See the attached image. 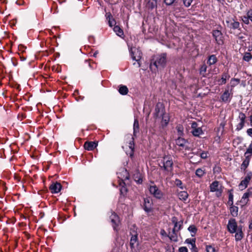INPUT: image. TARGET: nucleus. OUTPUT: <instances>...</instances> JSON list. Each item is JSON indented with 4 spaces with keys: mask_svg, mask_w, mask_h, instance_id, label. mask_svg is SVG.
Here are the masks:
<instances>
[{
    "mask_svg": "<svg viewBox=\"0 0 252 252\" xmlns=\"http://www.w3.org/2000/svg\"><path fill=\"white\" fill-rule=\"evenodd\" d=\"M167 63V53H162L154 56L151 61L150 67L153 65L155 66L157 69H163Z\"/></svg>",
    "mask_w": 252,
    "mask_h": 252,
    "instance_id": "nucleus-1",
    "label": "nucleus"
},
{
    "mask_svg": "<svg viewBox=\"0 0 252 252\" xmlns=\"http://www.w3.org/2000/svg\"><path fill=\"white\" fill-rule=\"evenodd\" d=\"M159 165L161 169L166 171H172L173 169L172 159L168 156H164Z\"/></svg>",
    "mask_w": 252,
    "mask_h": 252,
    "instance_id": "nucleus-2",
    "label": "nucleus"
},
{
    "mask_svg": "<svg viewBox=\"0 0 252 252\" xmlns=\"http://www.w3.org/2000/svg\"><path fill=\"white\" fill-rule=\"evenodd\" d=\"M166 113L165 109L164 104L160 102H158L157 103L155 111L153 113L154 118L155 119L160 118V116Z\"/></svg>",
    "mask_w": 252,
    "mask_h": 252,
    "instance_id": "nucleus-3",
    "label": "nucleus"
},
{
    "mask_svg": "<svg viewBox=\"0 0 252 252\" xmlns=\"http://www.w3.org/2000/svg\"><path fill=\"white\" fill-rule=\"evenodd\" d=\"M148 189L150 194L156 199H161L162 198L163 193L156 185H151L149 186Z\"/></svg>",
    "mask_w": 252,
    "mask_h": 252,
    "instance_id": "nucleus-4",
    "label": "nucleus"
},
{
    "mask_svg": "<svg viewBox=\"0 0 252 252\" xmlns=\"http://www.w3.org/2000/svg\"><path fill=\"white\" fill-rule=\"evenodd\" d=\"M159 119H160L161 120L160 122V126L159 128L161 133L162 132V130H164V129L168 126L169 124L170 121L169 115V114L166 113L160 116V118Z\"/></svg>",
    "mask_w": 252,
    "mask_h": 252,
    "instance_id": "nucleus-5",
    "label": "nucleus"
},
{
    "mask_svg": "<svg viewBox=\"0 0 252 252\" xmlns=\"http://www.w3.org/2000/svg\"><path fill=\"white\" fill-rule=\"evenodd\" d=\"M153 203L152 199L150 197H146L144 199L143 209L147 213H150L153 211Z\"/></svg>",
    "mask_w": 252,
    "mask_h": 252,
    "instance_id": "nucleus-6",
    "label": "nucleus"
},
{
    "mask_svg": "<svg viewBox=\"0 0 252 252\" xmlns=\"http://www.w3.org/2000/svg\"><path fill=\"white\" fill-rule=\"evenodd\" d=\"M111 215L110 216V219L112 224L114 230L117 231V227L120 223V218L118 215L114 212L111 211Z\"/></svg>",
    "mask_w": 252,
    "mask_h": 252,
    "instance_id": "nucleus-7",
    "label": "nucleus"
},
{
    "mask_svg": "<svg viewBox=\"0 0 252 252\" xmlns=\"http://www.w3.org/2000/svg\"><path fill=\"white\" fill-rule=\"evenodd\" d=\"M226 23L227 27L230 29L240 30V23L233 18H227Z\"/></svg>",
    "mask_w": 252,
    "mask_h": 252,
    "instance_id": "nucleus-8",
    "label": "nucleus"
},
{
    "mask_svg": "<svg viewBox=\"0 0 252 252\" xmlns=\"http://www.w3.org/2000/svg\"><path fill=\"white\" fill-rule=\"evenodd\" d=\"M252 178V172L249 171L247 173L246 176L245 177L244 180H243L239 185V188L241 190H243L245 189L250 182L251 179Z\"/></svg>",
    "mask_w": 252,
    "mask_h": 252,
    "instance_id": "nucleus-9",
    "label": "nucleus"
},
{
    "mask_svg": "<svg viewBox=\"0 0 252 252\" xmlns=\"http://www.w3.org/2000/svg\"><path fill=\"white\" fill-rule=\"evenodd\" d=\"M212 33L213 36L215 38L217 44L219 45H221L223 43V35L220 30H213Z\"/></svg>",
    "mask_w": 252,
    "mask_h": 252,
    "instance_id": "nucleus-10",
    "label": "nucleus"
},
{
    "mask_svg": "<svg viewBox=\"0 0 252 252\" xmlns=\"http://www.w3.org/2000/svg\"><path fill=\"white\" fill-rule=\"evenodd\" d=\"M119 185L121 187L120 189V197L119 199V202H123V199L125 197L127 192V189L126 186V183L123 181H120Z\"/></svg>",
    "mask_w": 252,
    "mask_h": 252,
    "instance_id": "nucleus-11",
    "label": "nucleus"
},
{
    "mask_svg": "<svg viewBox=\"0 0 252 252\" xmlns=\"http://www.w3.org/2000/svg\"><path fill=\"white\" fill-rule=\"evenodd\" d=\"M252 194V192L248 189L247 191L243 194L241 199L236 202V204L238 205L239 203H241V208H243L248 203L249 201V197Z\"/></svg>",
    "mask_w": 252,
    "mask_h": 252,
    "instance_id": "nucleus-12",
    "label": "nucleus"
},
{
    "mask_svg": "<svg viewBox=\"0 0 252 252\" xmlns=\"http://www.w3.org/2000/svg\"><path fill=\"white\" fill-rule=\"evenodd\" d=\"M238 227L235 219H230L228 220L227 228L230 233H234L238 229Z\"/></svg>",
    "mask_w": 252,
    "mask_h": 252,
    "instance_id": "nucleus-13",
    "label": "nucleus"
},
{
    "mask_svg": "<svg viewBox=\"0 0 252 252\" xmlns=\"http://www.w3.org/2000/svg\"><path fill=\"white\" fill-rule=\"evenodd\" d=\"M191 127L192 129L191 132L194 136L198 137L203 133L202 129L201 127H198V124L195 122L191 123Z\"/></svg>",
    "mask_w": 252,
    "mask_h": 252,
    "instance_id": "nucleus-14",
    "label": "nucleus"
},
{
    "mask_svg": "<svg viewBox=\"0 0 252 252\" xmlns=\"http://www.w3.org/2000/svg\"><path fill=\"white\" fill-rule=\"evenodd\" d=\"M130 54L132 60L136 61L138 63H139L138 62L140 61L142 55V53L140 51L136 48H134L133 49L131 48L130 50ZM139 66H140V65H139Z\"/></svg>",
    "mask_w": 252,
    "mask_h": 252,
    "instance_id": "nucleus-15",
    "label": "nucleus"
},
{
    "mask_svg": "<svg viewBox=\"0 0 252 252\" xmlns=\"http://www.w3.org/2000/svg\"><path fill=\"white\" fill-rule=\"evenodd\" d=\"M98 145L97 141H86L84 144V147L87 151H93Z\"/></svg>",
    "mask_w": 252,
    "mask_h": 252,
    "instance_id": "nucleus-16",
    "label": "nucleus"
},
{
    "mask_svg": "<svg viewBox=\"0 0 252 252\" xmlns=\"http://www.w3.org/2000/svg\"><path fill=\"white\" fill-rule=\"evenodd\" d=\"M62 187L60 183L56 182L55 183H52L50 185L49 189L52 193H57L60 191Z\"/></svg>",
    "mask_w": 252,
    "mask_h": 252,
    "instance_id": "nucleus-17",
    "label": "nucleus"
},
{
    "mask_svg": "<svg viewBox=\"0 0 252 252\" xmlns=\"http://www.w3.org/2000/svg\"><path fill=\"white\" fill-rule=\"evenodd\" d=\"M118 177L120 179V181L128 180L129 177V173L126 169L123 168L121 172L118 173Z\"/></svg>",
    "mask_w": 252,
    "mask_h": 252,
    "instance_id": "nucleus-18",
    "label": "nucleus"
},
{
    "mask_svg": "<svg viewBox=\"0 0 252 252\" xmlns=\"http://www.w3.org/2000/svg\"><path fill=\"white\" fill-rule=\"evenodd\" d=\"M251 159V158L248 156L245 157V159L243 161V162L240 166V169L241 171H243L245 173L246 172V169L249 165Z\"/></svg>",
    "mask_w": 252,
    "mask_h": 252,
    "instance_id": "nucleus-19",
    "label": "nucleus"
},
{
    "mask_svg": "<svg viewBox=\"0 0 252 252\" xmlns=\"http://www.w3.org/2000/svg\"><path fill=\"white\" fill-rule=\"evenodd\" d=\"M146 7L152 10L157 7V0H147Z\"/></svg>",
    "mask_w": 252,
    "mask_h": 252,
    "instance_id": "nucleus-20",
    "label": "nucleus"
},
{
    "mask_svg": "<svg viewBox=\"0 0 252 252\" xmlns=\"http://www.w3.org/2000/svg\"><path fill=\"white\" fill-rule=\"evenodd\" d=\"M171 221L174 224L175 227H177V225L179 224V228L177 229V231H180L182 228L183 224V220L178 221L177 218L174 216L172 217Z\"/></svg>",
    "mask_w": 252,
    "mask_h": 252,
    "instance_id": "nucleus-21",
    "label": "nucleus"
},
{
    "mask_svg": "<svg viewBox=\"0 0 252 252\" xmlns=\"http://www.w3.org/2000/svg\"><path fill=\"white\" fill-rule=\"evenodd\" d=\"M244 237V234L242 231V226H239L237 231L235 232V238L236 241H240Z\"/></svg>",
    "mask_w": 252,
    "mask_h": 252,
    "instance_id": "nucleus-22",
    "label": "nucleus"
},
{
    "mask_svg": "<svg viewBox=\"0 0 252 252\" xmlns=\"http://www.w3.org/2000/svg\"><path fill=\"white\" fill-rule=\"evenodd\" d=\"M138 245V235L131 236L130 240V247L131 250L135 248L134 245Z\"/></svg>",
    "mask_w": 252,
    "mask_h": 252,
    "instance_id": "nucleus-23",
    "label": "nucleus"
},
{
    "mask_svg": "<svg viewBox=\"0 0 252 252\" xmlns=\"http://www.w3.org/2000/svg\"><path fill=\"white\" fill-rule=\"evenodd\" d=\"M220 98L223 102H227L230 101V93L228 90L225 92L221 94Z\"/></svg>",
    "mask_w": 252,
    "mask_h": 252,
    "instance_id": "nucleus-24",
    "label": "nucleus"
},
{
    "mask_svg": "<svg viewBox=\"0 0 252 252\" xmlns=\"http://www.w3.org/2000/svg\"><path fill=\"white\" fill-rule=\"evenodd\" d=\"M176 144L180 147L184 148L188 141L183 138L178 137L175 141Z\"/></svg>",
    "mask_w": 252,
    "mask_h": 252,
    "instance_id": "nucleus-25",
    "label": "nucleus"
},
{
    "mask_svg": "<svg viewBox=\"0 0 252 252\" xmlns=\"http://www.w3.org/2000/svg\"><path fill=\"white\" fill-rule=\"evenodd\" d=\"M118 91L121 94L125 95L127 94L128 92V89L126 86L120 85L119 86Z\"/></svg>",
    "mask_w": 252,
    "mask_h": 252,
    "instance_id": "nucleus-26",
    "label": "nucleus"
},
{
    "mask_svg": "<svg viewBox=\"0 0 252 252\" xmlns=\"http://www.w3.org/2000/svg\"><path fill=\"white\" fill-rule=\"evenodd\" d=\"M139 131V122L137 119H135L133 123V136H136Z\"/></svg>",
    "mask_w": 252,
    "mask_h": 252,
    "instance_id": "nucleus-27",
    "label": "nucleus"
},
{
    "mask_svg": "<svg viewBox=\"0 0 252 252\" xmlns=\"http://www.w3.org/2000/svg\"><path fill=\"white\" fill-rule=\"evenodd\" d=\"M219 182L217 181H214L210 186V191L215 192L219 191L218 187Z\"/></svg>",
    "mask_w": 252,
    "mask_h": 252,
    "instance_id": "nucleus-28",
    "label": "nucleus"
},
{
    "mask_svg": "<svg viewBox=\"0 0 252 252\" xmlns=\"http://www.w3.org/2000/svg\"><path fill=\"white\" fill-rule=\"evenodd\" d=\"M179 198L183 201H186L189 197V194L186 191H181L178 193Z\"/></svg>",
    "mask_w": 252,
    "mask_h": 252,
    "instance_id": "nucleus-29",
    "label": "nucleus"
},
{
    "mask_svg": "<svg viewBox=\"0 0 252 252\" xmlns=\"http://www.w3.org/2000/svg\"><path fill=\"white\" fill-rule=\"evenodd\" d=\"M129 148L130 149V152L129 153V157L132 158L134 155V138L131 137V140L129 143Z\"/></svg>",
    "mask_w": 252,
    "mask_h": 252,
    "instance_id": "nucleus-30",
    "label": "nucleus"
},
{
    "mask_svg": "<svg viewBox=\"0 0 252 252\" xmlns=\"http://www.w3.org/2000/svg\"><path fill=\"white\" fill-rule=\"evenodd\" d=\"M133 178L138 184H141L142 183V178L138 170L136 171V173L133 175Z\"/></svg>",
    "mask_w": 252,
    "mask_h": 252,
    "instance_id": "nucleus-31",
    "label": "nucleus"
},
{
    "mask_svg": "<svg viewBox=\"0 0 252 252\" xmlns=\"http://www.w3.org/2000/svg\"><path fill=\"white\" fill-rule=\"evenodd\" d=\"M230 212L231 215L233 217H236L238 215V207L236 206H232L230 207Z\"/></svg>",
    "mask_w": 252,
    "mask_h": 252,
    "instance_id": "nucleus-32",
    "label": "nucleus"
},
{
    "mask_svg": "<svg viewBox=\"0 0 252 252\" xmlns=\"http://www.w3.org/2000/svg\"><path fill=\"white\" fill-rule=\"evenodd\" d=\"M217 62V58L215 55H212L209 57L207 63L210 65L214 64Z\"/></svg>",
    "mask_w": 252,
    "mask_h": 252,
    "instance_id": "nucleus-33",
    "label": "nucleus"
},
{
    "mask_svg": "<svg viewBox=\"0 0 252 252\" xmlns=\"http://www.w3.org/2000/svg\"><path fill=\"white\" fill-rule=\"evenodd\" d=\"M113 30L117 35L120 37L124 35L123 30L119 26H115L113 28Z\"/></svg>",
    "mask_w": 252,
    "mask_h": 252,
    "instance_id": "nucleus-34",
    "label": "nucleus"
},
{
    "mask_svg": "<svg viewBox=\"0 0 252 252\" xmlns=\"http://www.w3.org/2000/svg\"><path fill=\"white\" fill-rule=\"evenodd\" d=\"M188 230L191 232V236L193 237L195 235L197 231V228L194 225H190L188 228Z\"/></svg>",
    "mask_w": 252,
    "mask_h": 252,
    "instance_id": "nucleus-35",
    "label": "nucleus"
},
{
    "mask_svg": "<svg viewBox=\"0 0 252 252\" xmlns=\"http://www.w3.org/2000/svg\"><path fill=\"white\" fill-rule=\"evenodd\" d=\"M244 156H248L252 158V142L251 143L246 152L244 153Z\"/></svg>",
    "mask_w": 252,
    "mask_h": 252,
    "instance_id": "nucleus-36",
    "label": "nucleus"
},
{
    "mask_svg": "<svg viewBox=\"0 0 252 252\" xmlns=\"http://www.w3.org/2000/svg\"><path fill=\"white\" fill-rule=\"evenodd\" d=\"M205 174V172L204 170H203L202 168H198L196 170L195 175L199 178L202 177Z\"/></svg>",
    "mask_w": 252,
    "mask_h": 252,
    "instance_id": "nucleus-37",
    "label": "nucleus"
},
{
    "mask_svg": "<svg viewBox=\"0 0 252 252\" xmlns=\"http://www.w3.org/2000/svg\"><path fill=\"white\" fill-rule=\"evenodd\" d=\"M137 228L135 225L132 226L130 229L129 234L131 236L138 235Z\"/></svg>",
    "mask_w": 252,
    "mask_h": 252,
    "instance_id": "nucleus-38",
    "label": "nucleus"
},
{
    "mask_svg": "<svg viewBox=\"0 0 252 252\" xmlns=\"http://www.w3.org/2000/svg\"><path fill=\"white\" fill-rule=\"evenodd\" d=\"M230 77L228 72H223L222 74L221 80L222 81L221 84H225L226 82V79H229Z\"/></svg>",
    "mask_w": 252,
    "mask_h": 252,
    "instance_id": "nucleus-39",
    "label": "nucleus"
},
{
    "mask_svg": "<svg viewBox=\"0 0 252 252\" xmlns=\"http://www.w3.org/2000/svg\"><path fill=\"white\" fill-rule=\"evenodd\" d=\"M240 82V80L238 78H232L230 81L231 87L233 88L237 85Z\"/></svg>",
    "mask_w": 252,
    "mask_h": 252,
    "instance_id": "nucleus-40",
    "label": "nucleus"
},
{
    "mask_svg": "<svg viewBox=\"0 0 252 252\" xmlns=\"http://www.w3.org/2000/svg\"><path fill=\"white\" fill-rule=\"evenodd\" d=\"M207 66L205 64H202L199 69V73L201 75H202L203 76H205L204 74L206 73L207 70Z\"/></svg>",
    "mask_w": 252,
    "mask_h": 252,
    "instance_id": "nucleus-41",
    "label": "nucleus"
},
{
    "mask_svg": "<svg viewBox=\"0 0 252 252\" xmlns=\"http://www.w3.org/2000/svg\"><path fill=\"white\" fill-rule=\"evenodd\" d=\"M252 58V56L251 53L249 52H246L243 56V60L246 62H249Z\"/></svg>",
    "mask_w": 252,
    "mask_h": 252,
    "instance_id": "nucleus-42",
    "label": "nucleus"
},
{
    "mask_svg": "<svg viewBox=\"0 0 252 252\" xmlns=\"http://www.w3.org/2000/svg\"><path fill=\"white\" fill-rule=\"evenodd\" d=\"M168 238L171 240L175 242H177L178 241V236L177 233H172L170 235H169Z\"/></svg>",
    "mask_w": 252,
    "mask_h": 252,
    "instance_id": "nucleus-43",
    "label": "nucleus"
},
{
    "mask_svg": "<svg viewBox=\"0 0 252 252\" xmlns=\"http://www.w3.org/2000/svg\"><path fill=\"white\" fill-rule=\"evenodd\" d=\"M82 66L84 67H86V68H87V67H89L91 68H93V66L90 63V61L87 60H86L84 61V62L83 63Z\"/></svg>",
    "mask_w": 252,
    "mask_h": 252,
    "instance_id": "nucleus-44",
    "label": "nucleus"
},
{
    "mask_svg": "<svg viewBox=\"0 0 252 252\" xmlns=\"http://www.w3.org/2000/svg\"><path fill=\"white\" fill-rule=\"evenodd\" d=\"M206 252H217L215 248L211 245H207L206 246Z\"/></svg>",
    "mask_w": 252,
    "mask_h": 252,
    "instance_id": "nucleus-45",
    "label": "nucleus"
},
{
    "mask_svg": "<svg viewBox=\"0 0 252 252\" xmlns=\"http://www.w3.org/2000/svg\"><path fill=\"white\" fill-rule=\"evenodd\" d=\"M175 185L178 187H179V188H180L181 189H184V187L182 186L183 185V183H182V182L180 180V179H176L175 181Z\"/></svg>",
    "mask_w": 252,
    "mask_h": 252,
    "instance_id": "nucleus-46",
    "label": "nucleus"
},
{
    "mask_svg": "<svg viewBox=\"0 0 252 252\" xmlns=\"http://www.w3.org/2000/svg\"><path fill=\"white\" fill-rule=\"evenodd\" d=\"M238 118L240 120V122L245 123V119L246 117L244 113L241 112H239Z\"/></svg>",
    "mask_w": 252,
    "mask_h": 252,
    "instance_id": "nucleus-47",
    "label": "nucleus"
},
{
    "mask_svg": "<svg viewBox=\"0 0 252 252\" xmlns=\"http://www.w3.org/2000/svg\"><path fill=\"white\" fill-rule=\"evenodd\" d=\"M184 5L186 7H189L191 4L193 0H182Z\"/></svg>",
    "mask_w": 252,
    "mask_h": 252,
    "instance_id": "nucleus-48",
    "label": "nucleus"
},
{
    "mask_svg": "<svg viewBox=\"0 0 252 252\" xmlns=\"http://www.w3.org/2000/svg\"><path fill=\"white\" fill-rule=\"evenodd\" d=\"M195 239H187L185 241V243L187 244H190L191 246L195 245Z\"/></svg>",
    "mask_w": 252,
    "mask_h": 252,
    "instance_id": "nucleus-49",
    "label": "nucleus"
},
{
    "mask_svg": "<svg viewBox=\"0 0 252 252\" xmlns=\"http://www.w3.org/2000/svg\"><path fill=\"white\" fill-rule=\"evenodd\" d=\"M245 123H243L242 122H240L237 126H236V130L237 131H239L241 129H242L243 128V127L244 126H245Z\"/></svg>",
    "mask_w": 252,
    "mask_h": 252,
    "instance_id": "nucleus-50",
    "label": "nucleus"
},
{
    "mask_svg": "<svg viewBox=\"0 0 252 252\" xmlns=\"http://www.w3.org/2000/svg\"><path fill=\"white\" fill-rule=\"evenodd\" d=\"M176 0H164L163 2L167 6H170L173 4V3L175 2Z\"/></svg>",
    "mask_w": 252,
    "mask_h": 252,
    "instance_id": "nucleus-51",
    "label": "nucleus"
},
{
    "mask_svg": "<svg viewBox=\"0 0 252 252\" xmlns=\"http://www.w3.org/2000/svg\"><path fill=\"white\" fill-rule=\"evenodd\" d=\"M233 189H231L228 190V193L229 194L228 200H230V201H233Z\"/></svg>",
    "mask_w": 252,
    "mask_h": 252,
    "instance_id": "nucleus-52",
    "label": "nucleus"
},
{
    "mask_svg": "<svg viewBox=\"0 0 252 252\" xmlns=\"http://www.w3.org/2000/svg\"><path fill=\"white\" fill-rule=\"evenodd\" d=\"M242 20L245 24L248 25L250 23L249 18L247 15V16H244L242 17Z\"/></svg>",
    "mask_w": 252,
    "mask_h": 252,
    "instance_id": "nucleus-53",
    "label": "nucleus"
},
{
    "mask_svg": "<svg viewBox=\"0 0 252 252\" xmlns=\"http://www.w3.org/2000/svg\"><path fill=\"white\" fill-rule=\"evenodd\" d=\"M177 130L179 135L181 136L183 134V127L182 126H177Z\"/></svg>",
    "mask_w": 252,
    "mask_h": 252,
    "instance_id": "nucleus-54",
    "label": "nucleus"
},
{
    "mask_svg": "<svg viewBox=\"0 0 252 252\" xmlns=\"http://www.w3.org/2000/svg\"><path fill=\"white\" fill-rule=\"evenodd\" d=\"M179 252H188V250L186 247H181L179 248Z\"/></svg>",
    "mask_w": 252,
    "mask_h": 252,
    "instance_id": "nucleus-55",
    "label": "nucleus"
},
{
    "mask_svg": "<svg viewBox=\"0 0 252 252\" xmlns=\"http://www.w3.org/2000/svg\"><path fill=\"white\" fill-rule=\"evenodd\" d=\"M247 15H248V16L249 18V20H250L252 22V9L249 10L248 11Z\"/></svg>",
    "mask_w": 252,
    "mask_h": 252,
    "instance_id": "nucleus-56",
    "label": "nucleus"
},
{
    "mask_svg": "<svg viewBox=\"0 0 252 252\" xmlns=\"http://www.w3.org/2000/svg\"><path fill=\"white\" fill-rule=\"evenodd\" d=\"M108 23H109V26L111 27H112L114 25H115L116 24V21H115V19L113 18L111 20H108Z\"/></svg>",
    "mask_w": 252,
    "mask_h": 252,
    "instance_id": "nucleus-57",
    "label": "nucleus"
},
{
    "mask_svg": "<svg viewBox=\"0 0 252 252\" xmlns=\"http://www.w3.org/2000/svg\"><path fill=\"white\" fill-rule=\"evenodd\" d=\"M160 233L161 235H162V236H163L165 237H168V236H169V234H167L166 233V231L163 229L160 230Z\"/></svg>",
    "mask_w": 252,
    "mask_h": 252,
    "instance_id": "nucleus-58",
    "label": "nucleus"
},
{
    "mask_svg": "<svg viewBox=\"0 0 252 252\" xmlns=\"http://www.w3.org/2000/svg\"><path fill=\"white\" fill-rule=\"evenodd\" d=\"M190 250L191 252H198V249L196 247V245L191 246Z\"/></svg>",
    "mask_w": 252,
    "mask_h": 252,
    "instance_id": "nucleus-59",
    "label": "nucleus"
},
{
    "mask_svg": "<svg viewBox=\"0 0 252 252\" xmlns=\"http://www.w3.org/2000/svg\"><path fill=\"white\" fill-rule=\"evenodd\" d=\"M106 16L107 17V19L108 20L113 19V16L110 12L106 13Z\"/></svg>",
    "mask_w": 252,
    "mask_h": 252,
    "instance_id": "nucleus-60",
    "label": "nucleus"
},
{
    "mask_svg": "<svg viewBox=\"0 0 252 252\" xmlns=\"http://www.w3.org/2000/svg\"><path fill=\"white\" fill-rule=\"evenodd\" d=\"M200 157L203 159H205L207 157V153L205 152H202L200 155Z\"/></svg>",
    "mask_w": 252,
    "mask_h": 252,
    "instance_id": "nucleus-61",
    "label": "nucleus"
},
{
    "mask_svg": "<svg viewBox=\"0 0 252 252\" xmlns=\"http://www.w3.org/2000/svg\"><path fill=\"white\" fill-rule=\"evenodd\" d=\"M247 133L248 135L252 137V128H250L247 129Z\"/></svg>",
    "mask_w": 252,
    "mask_h": 252,
    "instance_id": "nucleus-62",
    "label": "nucleus"
},
{
    "mask_svg": "<svg viewBox=\"0 0 252 252\" xmlns=\"http://www.w3.org/2000/svg\"><path fill=\"white\" fill-rule=\"evenodd\" d=\"M166 252H174V248L172 247L171 248L170 247H168L166 249Z\"/></svg>",
    "mask_w": 252,
    "mask_h": 252,
    "instance_id": "nucleus-63",
    "label": "nucleus"
},
{
    "mask_svg": "<svg viewBox=\"0 0 252 252\" xmlns=\"http://www.w3.org/2000/svg\"><path fill=\"white\" fill-rule=\"evenodd\" d=\"M19 49L21 51H22V52H25V50H24V49H26L27 48L26 47H25L24 45H21L20 46H19Z\"/></svg>",
    "mask_w": 252,
    "mask_h": 252,
    "instance_id": "nucleus-64",
    "label": "nucleus"
}]
</instances>
